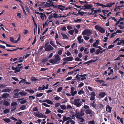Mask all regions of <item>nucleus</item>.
<instances>
[{
    "label": "nucleus",
    "mask_w": 124,
    "mask_h": 124,
    "mask_svg": "<svg viewBox=\"0 0 124 124\" xmlns=\"http://www.w3.org/2000/svg\"><path fill=\"white\" fill-rule=\"evenodd\" d=\"M54 58L50 59L49 62L50 63L53 64L59 63H60L61 60L60 56L58 54H57L54 55Z\"/></svg>",
    "instance_id": "f257e3e1"
},
{
    "label": "nucleus",
    "mask_w": 124,
    "mask_h": 124,
    "mask_svg": "<svg viewBox=\"0 0 124 124\" xmlns=\"http://www.w3.org/2000/svg\"><path fill=\"white\" fill-rule=\"evenodd\" d=\"M93 32L92 31H90L89 29H85L82 32V34L83 35H86L89 36L93 34Z\"/></svg>",
    "instance_id": "f03ea898"
},
{
    "label": "nucleus",
    "mask_w": 124,
    "mask_h": 124,
    "mask_svg": "<svg viewBox=\"0 0 124 124\" xmlns=\"http://www.w3.org/2000/svg\"><path fill=\"white\" fill-rule=\"evenodd\" d=\"M80 100L79 99H75L74 100V102L72 103V104L76 105V107H79L82 105V102L81 101H79Z\"/></svg>",
    "instance_id": "7ed1b4c3"
},
{
    "label": "nucleus",
    "mask_w": 124,
    "mask_h": 124,
    "mask_svg": "<svg viewBox=\"0 0 124 124\" xmlns=\"http://www.w3.org/2000/svg\"><path fill=\"white\" fill-rule=\"evenodd\" d=\"M95 28L96 30H98L101 33H104L105 32V30L103 29V28L99 25H96L95 26Z\"/></svg>",
    "instance_id": "20e7f679"
},
{
    "label": "nucleus",
    "mask_w": 124,
    "mask_h": 124,
    "mask_svg": "<svg viewBox=\"0 0 124 124\" xmlns=\"http://www.w3.org/2000/svg\"><path fill=\"white\" fill-rule=\"evenodd\" d=\"M73 58L72 57L70 56L63 58V60L64 61L68 62L72 61L73 60Z\"/></svg>",
    "instance_id": "39448f33"
},
{
    "label": "nucleus",
    "mask_w": 124,
    "mask_h": 124,
    "mask_svg": "<svg viewBox=\"0 0 124 124\" xmlns=\"http://www.w3.org/2000/svg\"><path fill=\"white\" fill-rule=\"evenodd\" d=\"M53 48L50 45H49L46 48L45 50L46 51H49L52 50Z\"/></svg>",
    "instance_id": "423d86ee"
},
{
    "label": "nucleus",
    "mask_w": 124,
    "mask_h": 124,
    "mask_svg": "<svg viewBox=\"0 0 124 124\" xmlns=\"http://www.w3.org/2000/svg\"><path fill=\"white\" fill-rule=\"evenodd\" d=\"M52 2H53L51 1L50 0H48L46 2V4L45 5V6L50 7V6H51V5Z\"/></svg>",
    "instance_id": "0eeeda50"
},
{
    "label": "nucleus",
    "mask_w": 124,
    "mask_h": 124,
    "mask_svg": "<svg viewBox=\"0 0 124 124\" xmlns=\"http://www.w3.org/2000/svg\"><path fill=\"white\" fill-rule=\"evenodd\" d=\"M84 7H85L84 9H90L93 7V6L91 4H88L84 5Z\"/></svg>",
    "instance_id": "6e6552de"
},
{
    "label": "nucleus",
    "mask_w": 124,
    "mask_h": 124,
    "mask_svg": "<svg viewBox=\"0 0 124 124\" xmlns=\"http://www.w3.org/2000/svg\"><path fill=\"white\" fill-rule=\"evenodd\" d=\"M23 83L24 84H26L28 85L30 84V83L28 82H27L25 79H22L19 82V83L20 85H21V83Z\"/></svg>",
    "instance_id": "1a4fd4ad"
},
{
    "label": "nucleus",
    "mask_w": 124,
    "mask_h": 124,
    "mask_svg": "<svg viewBox=\"0 0 124 124\" xmlns=\"http://www.w3.org/2000/svg\"><path fill=\"white\" fill-rule=\"evenodd\" d=\"M106 93L104 92H101L99 94L100 98H103L106 95Z\"/></svg>",
    "instance_id": "9d476101"
},
{
    "label": "nucleus",
    "mask_w": 124,
    "mask_h": 124,
    "mask_svg": "<svg viewBox=\"0 0 124 124\" xmlns=\"http://www.w3.org/2000/svg\"><path fill=\"white\" fill-rule=\"evenodd\" d=\"M95 81L97 82H99L101 84H102V85H107V84H103L104 83V81L103 80L96 79Z\"/></svg>",
    "instance_id": "9b49d317"
},
{
    "label": "nucleus",
    "mask_w": 124,
    "mask_h": 124,
    "mask_svg": "<svg viewBox=\"0 0 124 124\" xmlns=\"http://www.w3.org/2000/svg\"><path fill=\"white\" fill-rule=\"evenodd\" d=\"M84 111L85 113L87 114H91L92 113V110L91 109H88L84 110Z\"/></svg>",
    "instance_id": "f8f14e48"
},
{
    "label": "nucleus",
    "mask_w": 124,
    "mask_h": 124,
    "mask_svg": "<svg viewBox=\"0 0 124 124\" xmlns=\"http://www.w3.org/2000/svg\"><path fill=\"white\" fill-rule=\"evenodd\" d=\"M99 40H97L96 42H95L93 44V46L94 47H96L99 44Z\"/></svg>",
    "instance_id": "ddd939ff"
},
{
    "label": "nucleus",
    "mask_w": 124,
    "mask_h": 124,
    "mask_svg": "<svg viewBox=\"0 0 124 124\" xmlns=\"http://www.w3.org/2000/svg\"><path fill=\"white\" fill-rule=\"evenodd\" d=\"M115 4V3H111L110 2L107 4V5H106V7H112V5Z\"/></svg>",
    "instance_id": "4468645a"
},
{
    "label": "nucleus",
    "mask_w": 124,
    "mask_h": 124,
    "mask_svg": "<svg viewBox=\"0 0 124 124\" xmlns=\"http://www.w3.org/2000/svg\"><path fill=\"white\" fill-rule=\"evenodd\" d=\"M60 7H62V8H65L66 7L65 6H63L62 5H58V8L61 11L63 10H64V9L63 8H61Z\"/></svg>",
    "instance_id": "2eb2a0df"
},
{
    "label": "nucleus",
    "mask_w": 124,
    "mask_h": 124,
    "mask_svg": "<svg viewBox=\"0 0 124 124\" xmlns=\"http://www.w3.org/2000/svg\"><path fill=\"white\" fill-rule=\"evenodd\" d=\"M25 91L31 93L33 94L35 92L34 91L31 89H25Z\"/></svg>",
    "instance_id": "dca6fc26"
},
{
    "label": "nucleus",
    "mask_w": 124,
    "mask_h": 124,
    "mask_svg": "<svg viewBox=\"0 0 124 124\" xmlns=\"http://www.w3.org/2000/svg\"><path fill=\"white\" fill-rule=\"evenodd\" d=\"M11 91V90L9 88H6L2 90V92H8Z\"/></svg>",
    "instance_id": "f3484780"
},
{
    "label": "nucleus",
    "mask_w": 124,
    "mask_h": 124,
    "mask_svg": "<svg viewBox=\"0 0 124 124\" xmlns=\"http://www.w3.org/2000/svg\"><path fill=\"white\" fill-rule=\"evenodd\" d=\"M9 94L7 93H4L2 95V97L3 98H7L9 96Z\"/></svg>",
    "instance_id": "a211bd4d"
},
{
    "label": "nucleus",
    "mask_w": 124,
    "mask_h": 124,
    "mask_svg": "<svg viewBox=\"0 0 124 124\" xmlns=\"http://www.w3.org/2000/svg\"><path fill=\"white\" fill-rule=\"evenodd\" d=\"M3 104L7 106H8L9 105L10 103L7 101H5L3 102Z\"/></svg>",
    "instance_id": "6ab92c4d"
},
{
    "label": "nucleus",
    "mask_w": 124,
    "mask_h": 124,
    "mask_svg": "<svg viewBox=\"0 0 124 124\" xmlns=\"http://www.w3.org/2000/svg\"><path fill=\"white\" fill-rule=\"evenodd\" d=\"M42 115H43L41 113H37L35 114V115L39 118H40L41 117H42Z\"/></svg>",
    "instance_id": "aec40b11"
},
{
    "label": "nucleus",
    "mask_w": 124,
    "mask_h": 124,
    "mask_svg": "<svg viewBox=\"0 0 124 124\" xmlns=\"http://www.w3.org/2000/svg\"><path fill=\"white\" fill-rule=\"evenodd\" d=\"M19 94L21 96H25L27 94V93L24 91H22L20 92Z\"/></svg>",
    "instance_id": "412c9836"
},
{
    "label": "nucleus",
    "mask_w": 124,
    "mask_h": 124,
    "mask_svg": "<svg viewBox=\"0 0 124 124\" xmlns=\"http://www.w3.org/2000/svg\"><path fill=\"white\" fill-rule=\"evenodd\" d=\"M84 115L83 114H81V113H79V112H78V114H77V116H76V117L78 119V118H80V116H82Z\"/></svg>",
    "instance_id": "4be33fe9"
},
{
    "label": "nucleus",
    "mask_w": 124,
    "mask_h": 124,
    "mask_svg": "<svg viewBox=\"0 0 124 124\" xmlns=\"http://www.w3.org/2000/svg\"><path fill=\"white\" fill-rule=\"evenodd\" d=\"M82 38V36H79L77 38V39L78 40V43L80 44L82 43L81 41V39Z\"/></svg>",
    "instance_id": "5701e85b"
},
{
    "label": "nucleus",
    "mask_w": 124,
    "mask_h": 124,
    "mask_svg": "<svg viewBox=\"0 0 124 124\" xmlns=\"http://www.w3.org/2000/svg\"><path fill=\"white\" fill-rule=\"evenodd\" d=\"M50 44L55 48H57V46L54 45V42L52 41H50Z\"/></svg>",
    "instance_id": "b1692460"
},
{
    "label": "nucleus",
    "mask_w": 124,
    "mask_h": 124,
    "mask_svg": "<svg viewBox=\"0 0 124 124\" xmlns=\"http://www.w3.org/2000/svg\"><path fill=\"white\" fill-rule=\"evenodd\" d=\"M41 15L40 17L42 20H43L44 19V16H45V14H43L42 13H41L40 15Z\"/></svg>",
    "instance_id": "393cba45"
},
{
    "label": "nucleus",
    "mask_w": 124,
    "mask_h": 124,
    "mask_svg": "<svg viewBox=\"0 0 124 124\" xmlns=\"http://www.w3.org/2000/svg\"><path fill=\"white\" fill-rule=\"evenodd\" d=\"M61 34L63 37V39H67L68 38V36L65 34H63L62 33H61Z\"/></svg>",
    "instance_id": "a878e982"
},
{
    "label": "nucleus",
    "mask_w": 124,
    "mask_h": 124,
    "mask_svg": "<svg viewBox=\"0 0 124 124\" xmlns=\"http://www.w3.org/2000/svg\"><path fill=\"white\" fill-rule=\"evenodd\" d=\"M80 10H78V14L81 15V16H83L84 14H85L86 13V12H84L82 11L80 12Z\"/></svg>",
    "instance_id": "bb28decb"
},
{
    "label": "nucleus",
    "mask_w": 124,
    "mask_h": 124,
    "mask_svg": "<svg viewBox=\"0 0 124 124\" xmlns=\"http://www.w3.org/2000/svg\"><path fill=\"white\" fill-rule=\"evenodd\" d=\"M20 36H21V35L20 34L19 36V37L16 40H14V41L13 42V43H17L18 42V41L20 40Z\"/></svg>",
    "instance_id": "cd10ccee"
},
{
    "label": "nucleus",
    "mask_w": 124,
    "mask_h": 124,
    "mask_svg": "<svg viewBox=\"0 0 124 124\" xmlns=\"http://www.w3.org/2000/svg\"><path fill=\"white\" fill-rule=\"evenodd\" d=\"M3 120L4 121H5V122H7V123H8L11 121L10 119L8 118H6L5 119H4Z\"/></svg>",
    "instance_id": "c85d7f7f"
},
{
    "label": "nucleus",
    "mask_w": 124,
    "mask_h": 124,
    "mask_svg": "<svg viewBox=\"0 0 124 124\" xmlns=\"http://www.w3.org/2000/svg\"><path fill=\"white\" fill-rule=\"evenodd\" d=\"M26 106L24 105H23L21 106L20 107V109L21 110H24L26 109Z\"/></svg>",
    "instance_id": "c756f323"
},
{
    "label": "nucleus",
    "mask_w": 124,
    "mask_h": 124,
    "mask_svg": "<svg viewBox=\"0 0 124 124\" xmlns=\"http://www.w3.org/2000/svg\"><path fill=\"white\" fill-rule=\"evenodd\" d=\"M17 105V103L16 102H13L11 104V107H14Z\"/></svg>",
    "instance_id": "7c9ffc66"
},
{
    "label": "nucleus",
    "mask_w": 124,
    "mask_h": 124,
    "mask_svg": "<svg viewBox=\"0 0 124 124\" xmlns=\"http://www.w3.org/2000/svg\"><path fill=\"white\" fill-rule=\"evenodd\" d=\"M9 111L10 110L9 109L7 108L4 110L3 112L4 113L6 114L9 113Z\"/></svg>",
    "instance_id": "2f4dec72"
},
{
    "label": "nucleus",
    "mask_w": 124,
    "mask_h": 124,
    "mask_svg": "<svg viewBox=\"0 0 124 124\" xmlns=\"http://www.w3.org/2000/svg\"><path fill=\"white\" fill-rule=\"evenodd\" d=\"M98 107L99 108H101L104 107V105L101 103H99L97 104Z\"/></svg>",
    "instance_id": "473e14b6"
},
{
    "label": "nucleus",
    "mask_w": 124,
    "mask_h": 124,
    "mask_svg": "<svg viewBox=\"0 0 124 124\" xmlns=\"http://www.w3.org/2000/svg\"><path fill=\"white\" fill-rule=\"evenodd\" d=\"M84 91L81 90H80L78 93L79 95H81V94H84Z\"/></svg>",
    "instance_id": "72a5a7b5"
},
{
    "label": "nucleus",
    "mask_w": 124,
    "mask_h": 124,
    "mask_svg": "<svg viewBox=\"0 0 124 124\" xmlns=\"http://www.w3.org/2000/svg\"><path fill=\"white\" fill-rule=\"evenodd\" d=\"M43 95V93H40L39 94H37L36 95V97H41Z\"/></svg>",
    "instance_id": "f704fd0d"
},
{
    "label": "nucleus",
    "mask_w": 124,
    "mask_h": 124,
    "mask_svg": "<svg viewBox=\"0 0 124 124\" xmlns=\"http://www.w3.org/2000/svg\"><path fill=\"white\" fill-rule=\"evenodd\" d=\"M45 90V88L43 87H43H41L40 86H39V87L38 89V91H41L44 90Z\"/></svg>",
    "instance_id": "c9c22d12"
},
{
    "label": "nucleus",
    "mask_w": 124,
    "mask_h": 124,
    "mask_svg": "<svg viewBox=\"0 0 124 124\" xmlns=\"http://www.w3.org/2000/svg\"><path fill=\"white\" fill-rule=\"evenodd\" d=\"M18 121L16 122V124H22L23 122L20 119L18 120Z\"/></svg>",
    "instance_id": "e433bc0d"
},
{
    "label": "nucleus",
    "mask_w": 124,
    "mask_h": 124,
    "mask_svg": "<svg viewBox=\"0 0 124 124\" xmlns=\"http://www.w3.org/2000/svg\"><path fill=\"white\" fill-rule=\"evenodd\" d=\"M95 51V49L94 48H92L90 50V52L91 53H93Z\"/></svg>",
    "instance_id": "4c0bfd02"
},
{
    "label": "nucleus",
    "mask_w": 124,
    "mask_h": 124,
    "mask_svg": "<svg viewBox=\"0 0 124 124\" xmlns=\"http://www.w3.org/2000/svg\"><path fill=\"white\" fill-rule=\"evenodd\" d=\"M31 80L32 81H36L38 79L35 77H32L31 78Z\"/></svg>",
    "instance_id": "58836bf2"
},
{
    "label": "nucleus",
    "mask_w": 124,
    "mask_h": 124,
    "mask_svg": "<svg viewBox=\"0 0 124 124\" xmlns=\"http://www.w3.org/2000/svg\"><path fill=\"white\" fill-rule=\"evenodd\" d=\"M77 93V91L76 90L74 91V92L73 91V92H70V93L72 96H74Z\"/></svg>",
    "instance_id": "ea45409f"
},
{
    "label": "nucleus",
    "mask_w": 124,
    "mask_h": 124,
    "mask_svg": "<svg viewBox=\"0 0 124 124\" xmlns=\"http://www.w3.org/2000/svg\"><path fill=\"white\" fill-rule=\"evenodd\" d=\"M74 32V30H72L69 31V33L70 35H73V33Z\"/></svg>",
    "instance_id": "a19ab883"
},
{
    "label": "nucleus",
    "mask_w": 124,
    "mask_h": 124,
    "mask_svg": "<svg viewBox=\"0 0 124 124\" xmlns=\"http://www.w3.org/2000/svg\"><path fill=\"white\" fill-rule=\"evenodd\" d=\"M60 107L63 110L65 109L66 108V106L64 105H61L60 106Z\"/></svg>",
    "instance_id": "79ce46f5"
},
{
    "label": "nucleus",
    "mask_w": 124,
    "mask_h": 124,
    "mask_svg": "<svg viewBox=\"0 0 124 124\" xmlns=\"http://www.w3.org/2000/svg\"><path fill=\"white\" fill-rule=\"evenodd\" d=\"M47 103L48 104H50L51 105H52L53 104V103L52 101L48 99L47 101Z\"/></svg>",
    "instance_id": "37998d69"
},
{
    "label": "nucleus",
    "mask_w": 124,
    "mask_h": 124,
    "mask_svg": "<svg viewBox=\"0 0 124 124\" xmlns=\"http://www.w3.org/2000/svg\"><path fill=\"white\" fill-rule=\"evenodd\" d=\"M39 110L38 109V108L37 107H35L33 108L32 110L33 111H38Z\"/></svg>",
    "instance_id": "c03bdc74"
},
{
    "label": "nucleus",
    "mask_w": 124,
    "mask_h": 124,
    "mask_svg": "<svg viewBox=\"0 0 124 124\" xmlns=\"http://www.w3.org/2000/svg\"><path fill=\"white\" fill-rule=\"evenodd\" d=\"M88 49L87 48H85V49L84 50V53L86 54H88L89 53V52H88L87 51V50Z\"/></svg>",
    "instance_id": "a18cd8bd"
},
{
    "label": "nucleus",
    "mask_w": 124,
    "mask_h": 124,
    "mask_svg": "<svg viewBox=\"0 0 124 124\" xmlns=\"http://www.w3.org/2000/svg\"><path fill=\"white\" fill-rule=\"evenodd\" d=\"M48 58L46 59H43L42 60V62L43 63H44L48 61Z\"/></svg>",
    "instance_id": "49530a36"
},
{
    "label": "nucleus",
    "mask_w": 124,
    "mask_h": 124,
    "mask_svg": "<svg viewBox=\"0 0 124 124\" xmlns=\"http://www.w3.org/2000/svg\"><path fill=\"white\" fill-rule=\"evenodd\" d=\"M101 51L99 49H97L96 50L95 53L97 55L99 54L100 52Z\"/></svg>",
    "instance_id": "de8ad7c7"
},
{
    "label": "nucleus",
    "mask_w": 124,
    "mask_h": 124,
    "mask_svg": "<svg viewBox=\"0 0 124 124\" xmlns=\"http://www.w3.org/2000/svg\"><path fill=\"white\" fill-rule=\"evenodd\" d=\"M42 105H44V106H45V107H49L50 106V105H48L46 103H43L42 104Z\"/></svg>",
    "instance_id": "09e8293b"
},
{
    "label": "nucleus",
    "mask_w": 124,
    "mask_h": 124,
    "mask_svg": "<svg viewBox=\"0 0 124 124\" xmlns=\"http://www.w3.org/2000/svg\"><path fill=\"white\" fill-rule=\"evenodd\" d=\"M62 87H59L57 89V92H60L62 90Z\"/></svg>",
    "instance_id": "8fccbe9b"
},
{
    "label": "nucleus",
    "mask_w": 124,
    "mask_h": 124,
    "mask_svg": "<svg viewBox=\"0 0 124 124\" xmlns=\"http://www.w3.org/2000/svg\"><path fill=\"white\" fill-rule=\"evenodd\" d=\"M51 111L49 109L47 108L46 109V111L45 112L46 114H48L49 113H51Z\"/></svg>",
    "instance_id": "3c124183"
},
{
    "label": "nucleus",
    "mask_w": 124,
    "mask_h": 124,
    "mask_svg": "<svg viewBox=\"0 0 124 124\" xmlns=\"http://www.w3.org/2000/svg\"><path fill=\"white\" fill-rule=\"evenodd\" d=\"M21 13H17V16L19 18H21Z\"/></svg>",
    "instance_id": "603ef678"
},
{
    "label": "nucleus",
    "mask_w": 124,
    "mask_h": 124,
    "mask_svg": "<svg viewBox=\"0 0 124 124\" xmlns=\"http://www.w3.org/2000/svg\"><path fill=\"white\" fill-rule=\"evenodd\" d=\"M27 102V101L26 100H24L22 101H21L20 102V103L22 104H23L26 103Z\"/></svg>",
    "instance_id": "864d4df0"
},
{
    "label": "nucleus",
    "mask_w": 124,
    "mask_h": 124,
    "mask_svg": "<svg viewBox=\"0 0 124 124\" xmlns=\"http://www.w3.org/2000/svg\"><path fill=\"white\" fill-rule=\"evenodd\" d=\"M90 95L92 96L95 97L96 94L94 92H92L91 93Z\"/></svg>",
    "instance_id": "5fc2aeb1"
},
{
    "label": "nucleus",
    "mask_w": 124,
    "mask_h": 124,
    "mask_svg": "<svg viewBox=\"0 0 124 124\" xmlns=\"http://www.w3.org/2000/svg\"><path fill=\"white\" fill-rule=\"evenodd\" d=\"M10 118L13 120H14L15 121H17L18 120L17 119H16L13 116H11L10 117Z\"/></svg>",
    "instance_id": "6e6d98bb"
},
{
    "label": "nucleus",
    "mask_w": 124,
    "mask_h": 124,
    "mask_svg": "<svg viewBox=\"0 0 124 124\" xmlns=\"http://www.w3.org/2000/svg\"><path fill=\"white\" fill-rule=\"evenodd\" d=\"M107 109H112V108L110 107L108 105H107L106 108V110L107 111H108Z\"/></svg>",
    "instance_id": "4d7b16f0"
},
{
    "label": "nucleus",
    "mask_w": 124,
    "mask_h": 124,
    "mask_svg": "<svg viewBox=\"0 0 124 124\" xmlns=\"http://www.w3.org/2000/svg\"><path fill=\"white\" fill-rule=\"evenodd\" d=\"M57 111L58 112L60 113H62L63 112V111L62 110L60 109H58Z\"/></svg>",
    "instance_id": "13d9d810"
},
{
    "label": "nucleus",
    "mask_w": 124,
    "mask_h": 124,
    "mask_svg": "<svg viewBox=\"0 0 124 124\" xmlns=\"http://www.w3.org/2000/svg\"><path fill=\"white\" fill-rule=\"evenodd\" d=\"M78 119L81 120L80 121V122L83 123L85 121V119L82 117H80L78 118Z\"/></svg>",
    "instance_id": "bf43d9fd"
},
{
    "label": "nucleus",
    "mask_w": 124,
    "mask_h": 124,
    "mask_svg": "<svg viewBox=\"0 0 124 124\" xmlns=\"http://www.w3.org/2000/svg\"><path fill=\"white\" fill-rule=\"evenodd\" d=\"M54 99L58 101V100L59 99H61V98L60 97H59L58 96H56L55 97H54Z\"/></svg>",
    "instance_id": "052dcab7"
},
{
    "label": "nucleus",
    "mask_w": 124,
    "mask_h": 124,
    "mask_svg": "<svg viewBox=\"0 0 124 124\" xmlns=\"http://www.w3.org/2000/svg\"><path fill=\"white\" fill-rule=\"evenodd\" d=\"M88 123L89 124H95V122L94 120L91 121H89Z\"/></svg>",
    "instance_id": "680f3d73"
},
{
    "label": "nucleus",
    "mask_w": 124,
    "mask_h": 124,
    "mask_svg": "<svg viewBox=\"0 0 124 124\" xmlns=\"http://www.w3.org/2000/svg\"><path fill=\"white\" fill-rule=\"evenodd\" d=\"M115 46V45H110L108 46V49H110L112 47H114Z\"/></svg>",
    "instance_id": "e2e57ef3"
},
{
    "label": "nucleus",
    "mask_w": 124,
    "mask_h": 124,
    "mask_svg": "<svg viewBox=\"0 0 124 124\" xmlns=\"http://www.w3.org/2000/svg\"><path fill=\"white\" fill-rule=\"evenodd\" d=\"M72 77L70 76L69 77H68L66 79V80H71L72 79Z\"/></svg>",
    "instance_id": "0e129e2a"
},
{
    "label": "nucleus",
    "mask_w": 124,
    "mask_h": 124,
    "mask_svg": "<svg viewBox=\"0 0 124 124\" xmlns=\"http://www.w3.org/2000/svg\"><path fill=\"white\" fill-rule=\"evenodd\" d=\"M61 30L62 31H66L67 30L65 26L62 27L61 28Z\"/></svg>",
    "instance_id": "69168bd1"
},
{
    "label": "nucleus",
    "mask_w": 124,
    "mask_h": 124,
    "mask_svg": "<svg viewBox=\"0 0 124 124\" xmlns=\"http://www.w3.org/2000/svg\"><path fill=\"white\" fill-rule=\"evenodd\" d=\"M123 31H122L119 30H117L116 31V33H121Z\"/></svg>",
    "instance_id": "338daca9"
},
{
    "label": "nucleus",
    "mask_w": 124,
    "mask_h": 124,
    "mask_svg": "<svg viewBox=\"0 0 124 124\" xmlns=\"http://www.w3.org/2000/svg\"><path fill=\"white\" fill-rule=\"evenodd\" d=\"M67 29L69 30H70L72 28L71 26L70 25L67 26Z\"/></svg>",
    "instance_id": "774afa93"
}]
</instances>
